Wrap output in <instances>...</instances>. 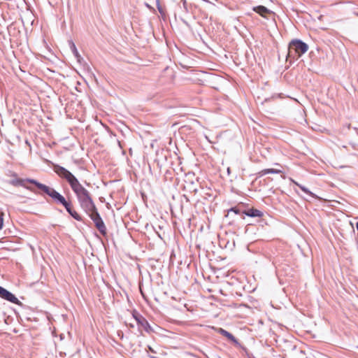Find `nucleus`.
Segmentation results:
<instances>
[{
  "instance_id": "20",
  "label": "nucleus",
  "mask_w": 358,
  "mask_h": 358,
  "mask_svg": "<svg viewBox=\"0 0 358 358\" xmlns=\"http://www.w3.org/2000/svg\"><path fill=\"white\" fill-rule=\"evenodd\" d=\"M3 218L0 216V230L2 229L3 227Z\"/></svg>"
},
{
  "instance_id": "17",
  "label": "nucleus",
  "mask_w": 358,
  "mask_h": 358,
  "mask_svg": "<svg viewBox=\"0 0 358 358\" xmlns=\"http://www.w3.org/2000/svg\"><path fill=\"white\" fill-rule=\"evenodd\" d=\"M70 46H71V49L72 52H73L74 55L76 57H79L78 52L76 49L75 44L72 41L70 42Z\"/></svg>"
},
{
  "instance_id": "19",
  "label": "nucleus",
  "mask_w": 358,
  "mask_h": 358,
  "mask_svg": "<svg viewBox=\"0 0 358 358\" xmlns=\"http://www.w3.org/2000/svg\"><path fill=\"white\" fill-rule=\"evenodd\" d=\"M71 216L78 221H82V217L76 211H74L73 213H71Z\"/></svg>"
},
{
  "instance_id": "8",
  "label": "nucleus",
  "mask_w": 358,
  "mask_h": 358,
  "mask_svg": "<svg viewBox=\"0 0 358 358\" xmlns=\"http://www.w3.org/2000/svg\"><path fill=\"white\" fill-rule=\"evenodd\" d=\"M132 315L139 328L142 327L147 333H151L154 331L147 320L143 316H142L136 311H134Z\"/></svg>"
},
{
  "instance_id": "12",
  "label": "nucleus",
  "mask_w": 358,
  "mask_h": 358,
  "mask_svg": "<svg viewBox=\"0 0 358 358\" xmlns=\"http://www.w3.org/2000/svg\"><path fill=\"white\" fill-rule=\"evenodd\" d=\"M217 332L236 344H238L237 339L229 331L222 328H219Z\"/></svg>"
},
{
  "instance_id": "5",
  "label": "nucleus",
  "mask_w": 358,
  "mask_h": 358,
  "mask_svg": "<svg viewBox=\"0 0 358 358\" xmlns=\"http://www.w3.org/2000/svg\"><path fill=\"white\" fill-rule=\"evenodd\" d=\"M308 50V45L299 39H294L290 41L288 48L287 57L299 58Z\"/></svg>"
},
{
  "instance_id": "2",
  "label": "nucleus",
  "mask_w": 358,
  "mask_h": 358,
  "mask_svg": "<svg viewBox=\"0 0 358 358\" xmlns=\"http://www.w3.org/2000/svg\"><path fill=\"white\" fill-rule=\"evenodd\" d=\"M31 184H34L37 188L48 195L56 203L62 204L63 206L66 205L69 201L54 188L50 187L44 184H42L37 180H29Z\"/></svg>"
},
{
  "instance_id": "21",
  "label": "nucleus",
  "mask_w": 358,
  "mask_h": 358,
  "mask_svg": "<svg viewBox=\"0 0 358 358\" xmlns=\"http://www.w3.org/2000/svg\"><path fill=\"white\" fill-rule=\"evenodd\" d=\"M356 227H357V229L358 231V222H357Z\"/></svg>"
},
{
  "instance_id": "10",
  "label": "nucleus",
  "mask_w": 358,
  "mask_h": 358,
  "mask_svg": "<svg viewBox=\"0 0 358 358\" xmlns=\"http://www.w3.org/2000/svg\"><path fill=\"white\" fill-rule=\"evenodd\" d=\"M29 180H35L30 179V178L22 179V178H15L14 179L10 180L9 181V183L15 187L20 186V187H23L31 192H34V190L33 189L32 187H29L26 185L27 182L31 183V182Z\"/></svg>"
},
{
  "instance_id": "6",
  "label": "nucleus",
  "mask_w": 358,
  "mask_h": 358,
  "mask_svg": "<svg viewBox=\"0 0 358 358\" xmlns=\"http://www.w3.org/2000/svg\"><path fill=\"white\" fill-rule=\"evenodd\" d=\"M77 199L81 208L86 213H90L92 210H95V204L88 190L77 196Z\"/></svg>"
},
{
  "instance_id": "13",
  "label": "nucleus",
  "mask_w": 358,
  "mask_h": 358,
  "mask_svg": "<svg viewBox=\"0 0 358 358\" xmlns=\"http://www.w3.org/2000/svg\"><path fill=\"white\" fill-rule=\"evenodd\" d=\"M253 10L259 13L262 17H265L266 14L270 13V10L264 6H257L253 8Z\"/></svg>"
},
{
  "instance_id": "22",
  "label": "nucleus",
  "mask_w": 358,
  "mask_h": 358,
  "mask_svg": "<svg viewBox=\"0 0 358 358\" xmlns=\"http://www.w3.org/2000/svg\"><path fill=\"white\" fill-rule=\"evenodd\" d=\"M158 9H159V11L160 13H162V10H161V8H160L159 7H158Z\"/></svg>"
},
{
  "instance_id": "18",
  "label": "nucleus",
  "mask_w": 358,
  "mask_h": 358,
  "mask_svg": "<svg viewBox=\"0 0 358 358\" xmlns=\"http://www.w3.org/2000/svg\"><path fill=\"white\" fill-rule=\"evenodd\" d=\"M66 211L71 215V213H73L75 210H73L71 207V204L70 202H69L66 205L64 206Z\"/></svg>"
},
{
  "instance_id": "23",
  "label": "nucleus",
  "mask_w": 358,
  "mask_h": 358,
  "mask_svg": "<svg viewBox=\"0 0 358 358\" xmlns=\"http://www.w3.org/2000/svg\"><path fill=\"white\" fill-rule=\"evenodd\" d=\"M357 348H358V347H357Z\"/></svg>"
},
{
  "instance_id": "11",
  "label": "nucleus",
  "mask_w": 358,
  "mask_h": 358,
  "mask_svg": "<svg viewBox=\"0 0 358 358\" xmlns=\"http://www.w3.org/2000/svg\"><path fill=\"white\" fill-rule=\"evenodd\" d=\"M243 214L251 217H261L263 216V213L255 208H250L248 210H243Z\"/></svg>"
},
{
  "instance_id": "7",
  "label": "nucleus",
  "mask_w": 358,
  "mask_h": 358,
  "mask_svg": "<svg viewBox=\"0 0 358 358\" xmlns=\"http://www.w3.org/2000/svg\"><path fill=\"white\" fill-rule=\"evenodd\" d=\"M87 214L94 222L95 227L99 230V231L103 236H106L107 234L106 227L99 213H98L96 208H95V210H92L91 213Z\"/></svg>"
},
{
  "instance_id": "15",
  "label": "nucleus",
  "mask_w": 358,
  "mask_h": 358,
  "mask_svg": "<svg viewBox=\"0 0 358 358\" xmlns=\"http://www.w3.org/2000/svg\"><path fill=\"white\" fill-rule=\"evenodd\" d=\"M282 171L279 169H266L259 172L260 176H263L268 173H280Z\"/></svg>"
},
{
  "instance_id": "16",
  "label": "nucleus",
  "mask_w": 358,
  "mask_h": 358,
  "mask_svg": "<svg viewBox=\"0 0 358 358\" xmlns=\"http://www.w3.org/2000/svg\"><path fill=\"white\" fill-rule=\"evenodd\" d=\"M231 213H234V214H236V215L242 214L243 215L242 217L243 219L245 218V216L243 214V211H241V209L239 208V207H238V206L231 208L229 210H228L227 216H228Z\"/></svg>"
},
{
  "instance_id": "4",
  "label": "nucleus",
  "mask_w": 358,
  "mask_h": 358,
  "mask_svg": "<svg viewBox=\"0 0 358 358\" xmlns=\"http://www.w3.org/2000/svg\"><path fill=\"white\" fill-rule=\"evenodd\" d=\"M31 184H34L37 188L48 195L56 203L62 204L63 206L66 205L69 201L54 188L50 187L44 184H42L37 180H29Z\"/></svg>"
},
{
  "instance_id": "1",
  "label": "nucleus",
  "mask_w": 358,
  "mask_h": 358,
  "mask_svg": "<svg viewBox=\"0 0 358 358\" xmlns=\"http://www.w3.org/2000/svg\"><path fill=\"white\" fill-rule=\"evenodd\" d=\"M54 171L60 178L68 182L76 197L87 190L80 183L76 176L64 167L55 165Z\"/></svg>"
},
{
  "instance_id": "3",
  "label": "nucleus",
  "mask_w": 358,
  "mask_h": 358,
  "mask_svg": "<svg viewBox=\"0 0 358 358\" xmlns=\"http://www.w3.org/2000/svg\"><path fill=\"white\" fill-rule=\"evenodd\" d=\"M31 184H34L37 188L48 195L56 203L62 204L63 206L66 205L69 201L54 188L50 187L44 184H42L37 180H29Z\"/></svg>"
},
{
  "instance_id": "9",
  "label": "nucleus",
  "mask_w": 358,
  "mask_h": 358,
  "mask_svg": "<svg viewBox=\"0 0 358 358\" xmlns=\"http://www.w3.org/2000/svg\"><path fill=\"white\" fill-rule=\"evenodd\" d=\"M0 297L4 300H6L8 301H10L13 303L22 306V303L20 302L17 297L14 294H13L11 292L3 288V287L0 286Z\"/></svg>"
},
{
  "instance_id": "14",
  "label": "nucleus",
  "mask_w": 358,
  "mask_h": 358,
  "mask_svg": "<svg viewBox=\"0 0 358 358\" xmlns=\"http://www.w3.org/2000/svg\"><path fill=\"white\" fill-rule=\"evenodd\" d=\"M291 181L295 184L296 185H297L304 193L311 196L312 197L315 198V194L310 192L308 188H306V187L299 184L297 182H296L295 180H294L293 179H290Z\"/></svg>"
}]
</instances>
